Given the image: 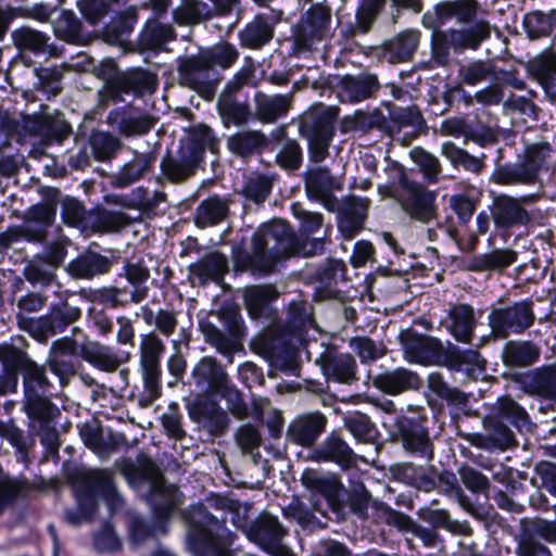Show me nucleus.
Masks as SVG:
<instances>
[{
  "label": "nucleus",
  "mask_w": 556,
  "mask_h": 556,
  "mask_svg": "<svg viewBox=\"0 0 556 556\" xmlns=\"http://www.w3.org/2000/svg\"><path fill=\"white\" fill-rule=\"evenodd\" d=\"M142 476L149 481V501L159 518H167L181 503V493L176 485L167 483L156 465L148 460L142 465Z\"/></svg>",
  "instance_id": "obj_17"
},
{
  "label": "nucleus",
  "mask_w": 556,
  "mask_h": 556,
  "mask_svg": "<svg viewBox=\"0 0 556 556\" xmlns=\"http://www.w3.org/2000/svg\"><path fill=\"white\" fill-rule=\"evenodd\" d=\"M490 35L491 26L485 20L477 21L466 28L435 31L432 37V59L438 65L444 66L450 62L451 50L456 53L477 50Z\"/></svg>",
  "instance_id": "obj_8"
},
{
  "label": "nucleus",
  "mask_w": 556,
  "mask_h": 556,
  "mask_svg": "<svg viewBox=\"0 0 556 556\" xmlns=\"http://www.w3.org/2000/svg\"><path fill=\"white\" fill-rule=\"evenodd\" d=\"M370 204L368 198L345 197L339 210L338 226L346 239H352L362 228Z\"/></svg>",
  "instance_id": "obj_32"
},
{
  "label": "nucleus",
  "mask_w": 556,
  "mask_h": 556,
  "mask_svg": "<svg viewBox=\"0 0 556 556\" xmlns=\"http://www.w3.org/2000/svg\"><path fill=\"white\" fill-rule=\"evenodd\" d=\"M342 189V182L331 175L326 167H313L305 173V190L311 199L323 202L328 208H333L334 191Z\"/></svg>",
  "instance_id": "obj_26"
},
{
  "label": "nucleus",
  "mask_w": 556,
  "mask_h": 556,
  "mask_svg": "<svg viewBox=\"0 0 556 556\" xmlns=\"http://www.w3.org/2000/svg\"><path fill=\"white\" fill-rule=\"evenodd\" d=\"M517 257L518 253L511 249H495L472 257L468 268L472 271H501L514 264Z\"/></svg>",
  "instance_id": "obj_49"
},
{
  "label": "nucleus",
  "mask_w": 556,
  "mask_h": 556,
  "mask_svg": "<svg viewBox=\"0 0 556 556\" xmlns=\"http://www.w3.org/2000/svg\"><path fill=\"white\" fill-rule=\"evenodd\" d=\"M174 20L178 24L192 25L211 18L210 7L198 0H184L173 12Z\"/></svg>",
  "instance_id": "obj_62"
},
{
  "label": "nucleus",
  "mask_w": 556,
  "mask_h": 556,
  "mask_svg": "<svg viewBox=\"0 0 556 556\" xmlns=\"http://www.w3.org/2000/svg\"><path fill=\"white\" fill-rule=\"evenodd\" d=\"M441 153L450 160L455 167L462 166L464 169L475 174H479L484 167L482 157L469 154L466 150L460 149L451 141L442 144Z\"/></svg>",
  "instance_id": "obj_61"
},
{
  "label": "nucleus",
  "mask_w": 556,
  "mask_h": 556,
  "mask_svg": "<svg viewBox=\"0 0 556 556\" xmlns=\"http://www.w3.org/2000/svg\"><path fill=\"white\" fill-rule=\"evenodd\" d=\"M532 300H521L505 307L493 308L489 316L492 334L506 339L511 334H522L535 320Z\"/></svg>",
  "instance_id": "obj_11"
},
{
  "label": "nucleus",
  "mask_w": 556,
  "mask_h": 556,
  "mask_svg": "<svg viewBox=\"0 0 556 556\" xmlns=\"http://www.w3.org/2000/svg\"><path fill=\"white\" fill-rule=\"evenodd\" d=\"M76 355L77 342L73 338L58 339L50 346L46 364L58 377L61 389L67 387L72 378L77 375Z\"/></svg>",
  "instance_id": "obj_21"
},
{
  "label": "nucleus",
  "mask_w": 556,
  "mask_h": 556,
  "mask_svg": "<svg viewBox=\"0 0 556 556\" xmlns=\"http://www.w3.org/2000/svg\"><path fill=\"white\" fill-rule=\"evenodd\" d=\"M400 340L404 356L410 363L435 365L444 356L443 344L437 338L419 334L414 330L407 329L401 332Z\"/></svg>",
  "instance_id": "obj_20"
},
{
  "label": "nucleus",
  "mask_w": 556,
  "mask_h": 556,
  "mask_svg": "<svg viewBox=\"0 0 556 556\" xmlns=\"http://www.w3.org/2000/svg\"><path fill=\"white\" fill-rule=\"evenodd\" d=\"M218 112L225 126L236 125L241 126L249 122L251 112L247 103H241L232 99L229 94H224L219 98Z\"/></svg>",
  "instance_id": "obj_57"
},
{
  "label": "nucleus",
  "mask_w": 556,
  "mask_h": 556,
  "mask_svg": "<svg viewBox=\"0 0 556 556\" xmlns=\"http://www.w3.org/2000/svg\"><path fill=\"white\" fill-rule=\"evenodd\" d=\"M192 377L200 389L216 394L225 391L229 383L223 366L211 356L200 359L192 370Z\"/></svg>",
  "instance_id": "obj_35"
},
{
  "label": "nucleus",
  "mask_w": 556,
  "mask_h": 556,
  "mask_svg": "<svg viewBox=\"0 0 556 556\" xmlns=\"http://www.w3.org/2000/svg\"><path fill=\"white\" fill-rule=\"evenodd\" d=\"M334 119V112L324 108L304 116L301 131L308 141L311 162L320 163L329 156V147L336 134Z\"/></svg>",
  "instance_id": "obj_10"
},
{
  "label": "nucleus",
  "mask_w": 556,
  "mask_h": 556,
  "mask_svg": "<svg viewBox=\"0 0 556 556\" xmlns=\"http://www.w3.org/2000/svg\"><path fill=\"white\" fill-rule=\"evenodd\" d=\"M68 479L73 484L77 508L66 510L65 520L76 526L92 518L97 503L91 498V489L86 486V482H84L87 479L86 476H80L77 468L68 472Z\"/></svg>",
  "instance_id": "obj_34"
},
{
  "label": "nucleus",
  "mask_w": 556,
  "mask_h": 556,
  "mask_svg": "<svg viewBox=\"0 0 556 556\" xmlns=\"http://www.w3.org/2000/svg\"><path fill=\"white\" fill-rule=\"evenodd\" d=\"M156 88V75L144 70H135L117 76L111 84L109 91L114 101H121L123 100L122 93L144 96L153 93Z\"/></svg>",
  "instance_id": "obj_25"
},
{
  "label": "nucleus",
  "mask_w": 556,
  "mask_h": 556,
  "mask_svg": "<svg viewBox=\"0 0 556 556\" xmlns=\"http://www.w3.org/2000/svg\"><path fill=\"white\" fill-rule=\"evenodd\" d=\"M291 96H267L263 92L255 94L256 115L263 123H273L287 114L290 109Z\"/></svg>",
  "instance_id": "obj_50"
},
{
  "label": "nucleus",
  "mask_w": 556,
  "mask_h": 556,
  "mask_svg": "<svg viewBox=\"0 0 556 556\" xmlns=\"http://www.w3.org/2000/svg\"><path fill=\"white\" fill-rule=\"evenodd\" d=\"M556 170V152L547 142L532 143L518 163L497 165L490 180L497 185H534L543 174Z\"/></svg>",
  "instance_id": "obj_5"
},
{
  "label": "nucleus",
  "mask_w": 556,
  "mask_h": 556,
  "mask_svg": "<svg viewBox=\"0 0 556 556\" xmlns=\"http://www.w3.org/2000/svg\"><path fill=\"white\" fill-rule=\"evenodd\" d=\"M271 189V177L264 174L253 173L245 177L241 193L247 200L260 204L268 198Z\"/></svg>",
  "instance_id": "obj_63"
},
{
  "label": "nucleus",
  "mask_w": 556,
  "mask_h": 556,
  "mask_svg": "<svg viewBox=\"0 0 556 556\" xmlns=\"http://www.w3.org/2000/svg\"><path fill=\"white\" fill-rule=\"evenodd\" d=\"M409 156L418 166L419 173L428 184H437L442 173L439 159L424 148L415 147L409 151Z\"/></svg>",
  "instance_id": "obj_60"
},
{
  "label": "nucleus",
  "mask_w": 556,
  "mask_h": 556,
  "mask_svg": "<svg viewBox=\"0 0 556 556\" xmlns=\"http://www.w3.org/2000/svg\"><path fill=\"white\" fill-rule=\"evenodd\" d=\"M476 324L475 309L469 304H455L448 309L445 327L458 342H471Z\"/></svg>",
  "instance_id": "obj_39"
},
{
  "label": "nucleus",
  "mask_w": 556,
  "mask_h": 556,
  "mask_svg": "<svg viewBox=\"0 0 556 556\" xmlns=\"http://www.w3.org/2000/svg\"><path fill=\"white\" fill-rule=\"evenodd\" d=\"M79 317V308L62 304L53 307L49 314L39 318H29L18 314L17 324L21 329L27 331L31 337L45 342L49 337L62 332Z\"/></svg>",
  "instance_id": "obj_12"
},
{
  "label": "nucleus",
  "mask_w": 556,
  "mask_h": 556,
  "mask_svg": "<svg viewBox=\"0 0 556 556\" xmlns=\"http://www.w3.org/2000/svg\"><path fill=\"white\" fill-rule=\"evenodd\" d=\"M267 143L266 136L260 130H241L227 140L228 149L242 157L260 153Z\"/></svg>",
  "instance_id": "obj_52"
},
{
  "label": "nucleus",
  "mask_w": 556,
  "mask_h": 556,
  "mask_svg": "<svg viewBox=\"0 0 556 556\" xmlns=\"http://www.w3.org/2000/svg\"><path fill=\"white\" fill-rule=\"evenodd\" d=\"M250 541L271 556H294L283 544L288 530L270 514H261L250 527L243 529Z\"/></svg>",
  "instance_id": "obj_14"
},
{
  "label": "nucleus",
  "mask_w": 556,
  "mask_h": 556,
  "mask_svg": "<svg viewBox=\"0 0 556 556\" xmlns=\"http://www.w3.org/2000/svg\"><path fill=\"white\" fill-rule=\"evenodd\" d=\"M541 356V348L529 340L508 341L502 351V359L509 367H530Z\"/></svg>",
  "instance_id": "obj_46"
},
{
  "label": "nucleus",
  "mask_w": 556,
  "mask_h": 556,
  "mask_svg": "<svg viewBox=\"0 0 556 556\" xmlns=\"http://www.w3.org/2000/svg\"><path fill=\"white\" fill-rule=\"evenodd\" d=\"M425 125V119L417 106L396 108L386 117L381 113L372 114L369 126L378 128L388 136L394 138L403 128L412 127L416 134Z\"/></svg>",
  "instance_id": "obj_23"
},
{
  "label": "nucleus",
  "mask_w": 556,
  "mask_h": 556,
  "mask_svg": "<svg viewBox=\"0 0 556 556\" xmlns=\"http://www.w3.org/2000/svg\"><path fill=\"white\" fill-rule=\"evenodd\" d=\"M22 407L28 418V431L40 439L47 451L58 456L60 438L56 420L60 408L52 402L54 387L46 376L23 386Z\"/></svg>",
  "instance_id": "obj_3"
},
{
  "label": "nucleus",
  "mask_w": 556,
  "mask_h": 556,
  "mask_svg": "<svg viewBox=\"0 0 556 556\" xmlns=\"http://www.w3.org/2000/svg\"><path fill=\"white\" fill-rule=\"evenodd\" d=\"M230 200L217 194L202 200L194 212V224L199 228L213 227L224 222L230 211Z\"/></svg>",
  "instance_id": "obj_44"
},
{
  "label": "nucleus",
  "mask_w": 556,
  "mask_h": 556,
  "mask_svg": "<svg viewBox=\"0 0 556 556\" xmlns=\"http://www.w3.org/2000/svg\"><path fill=\"white\" fill-rule=\"evenodd\" d=\"M79 355L84 361L105 372H114L129 359V354L123 357L113 348L98 342H88L81 345Z\"/></svg>",
  "instance_id": "obj_40"
},
{
  "label": "nucleus",
  "mask_w": 556,
  "mask_h": 556,
  "mask_svg": "<svg viewBox=\"0 0 556 556\" xmlns=\"http://www.w3.org/2000/svg\"><path fill=\"white\" fill-rule=\"evenodd\" d=\"M54 34L58 38L74 45L84 42L81 34V22L72 11H63L53 24Z\"/></svg>",
  "instance_id": "obj_59"
},
{
  "label": "nucleus",
  "mask_w": 556,
  "mask_h": 556,
  "mask_svg": "<svg viewBox=\"0 0 556 556\" xmlns=\"http://www.w3.org/2000/svg\"><path fill=\"white\" fill-rule=\"evenodd\" d=\"M374 384L384 393L396 395L408 390H417L421 386L419 376L406 368L400 367L378 375Z\"/></svg>",
  "instance_id": "obj_41"
},
{
  "label": "nucleus",
  "mask_w": 556,
  "mask_h": 556,
  "mask_svg": "<svg viewBox=\"0 0 556 556\" xmlns=\"http://www.w3.org/2000/svg\"><path fill=\"white\" fill-rule=\"evenodd\" d=\"M325 241L295 235L283 220L274 219L257 228L250 252H239L236 262L245 270L258 275L275 271L277 265L291 256H313L323 253Z\"/></svg>",
  "instance_id": "obj_1"
},
{
  "label": "nucleus",
  "mask_w": 556,
  "mask_h": 556,
  "mask_svg": "<svg viewBox=\"0 0 556 556\" xmlns=\"http://www.w3.org/2000/svg\"><path fill=\"white\" fill-rule=\"evenodd\" d=\"M517 382L526 393L556 402V364L520 374Z\"/></svg>",
  "instance_id": "obj_30"
},
{
  "label": "nucleus",
  "mask_w": 556,
  "mask_h": 556,
  "mask_svg": "<svg viewBox=\"0 0 556 556\" xmlns=\"http://www.w3.org/2000/svg\"><path fill=\"white\" fill-rule=\"evenodd\" d=\"M504 421H509L516 427L528 424L527 412L509 396H502L493 406L491 414L484 419L485 433H472L467 440L485 450H506L514 445L513 431Z\"/></svg>",
  "instance_id": "obj_4"
},
{
  "label": "nucleus",
  "mask_w": 556,
  "mask_h": 556,
  "mask_svg": "<svg viewBox=\"0 0 556 556\" xmlns=\"http://www.w3.org/2000/svg\"><path fill=\"white\" fill-rule=\"evenodd\" d=\"M346 505L350 510L361 519H367L369 517L368 510L371 507L378 518L384 519L387 523L400 530H409L413 523L412 519L405 514L390 508L382 502L371 501L370 493L363 484H356L350 491Z\"/></svg>",
  "instance_id": "obj_15"
},
{
  "label": "nucleus",
  "mask_w": 556,
  "mask_h": 556,
  "mask_svg": "<svg viewBox=\"0 0 556 556\" xmlns=\"http://www.w3.org/2000/svg\"><path fill=\"white\" fill-rule=\"evenodd\" d=\"M393 200L413 220L429 224L437 217V194L419 181L414 180Z\"/></svg>",
  "instance_id": "obj_16"
},
{
  "label": "nucleus",
  "mask_w": 556,
  "mask_h": 556,
  "mask_svg": "<svg viewBox=\"0 0 556 556\" xmlns=\"http://www.w3.org/2000/svg\"><path fill=\"white\" fill-rule=\"evenodd\" d=\"M29 490L25 477H11L0 467V516Z\"/></svg>",
  "instance_id": "obj_54"
},
{
  "label": "nucleus",
  "mask_w": 556,
  "mask_h": 556,
  "mask_svg": "<svg viewBox=\"0 0 556 556\" xmlns=\"http://www.w3.org/2000/svg\"><path fill=\"white\" fill-rule=\"evenodd\" d=\"M175 38L176 33L172 25L149 20L140 33L139 46L144 50L161 51Z\"/></svg>",
  "instance_id": "obj_48"
},
{
  "label": "nucleus",
  "mask_w": 556,
  "mask_h": 556,
  "mask_svg": "<svg viewBox=\"0 0 556 556\" xmlns=\"http://www.w3.org/2000/svg\"><path fill=\"white\" fill-rule=\"evenodd\" d=\"M274 36V28L268 18L257 15L239 34L241 46L260 49L268 43Z\"/></svg>",
  "instance_id": "obj_51"
},
{
  "label": "nucleus",
  "mask_w": 556,
  "mask_h": 556,
  "mask_svg": "<svg viewBox=\"0 0 556 556\" xmlns=\"http://www.w3.org/2000/svg\"><path fill=\"white\" fill-rule=\"evenodd\" d=\"M420 40L418 30H404L386 41L381 48V58L390 64L410 61Z\"/></svg>",
  "instance_id": "obj_38"
},
{
  "label": "nucleus",
  "mask_w": 556,
  "mask_h": 556,
  "mask_svg": "<svg viewBox=\"0 0 556 556\" xmlns=\"http://www.w3.org/2000/svg\"><path fill=\"white\" fill-rule=\"evenodd\" d=\"M480 4L477 0H450L435 7V14L440 24L455 18L459 24H469L475 21Z\"/></svg>",
  "instance_id": "obj_47"
},
{
  "label": "nucleus",
  "mask_w": 556,
  "mask_h": 556,
  "mask_svg": "<svg viewBox=\"0 0 556 556\" xmlns=\"http://www.w3.org/2000/svg\"><path fill=\"white\" fill-rule=\"evenodd\" d=\"M108 124L119 134L131 137L148 134L155 121L144 114L134 113L125 108L111 111L106 117Z\"/></svg>",
  "instance_id": "obj_37"
},
{
  "label": "nucleus",
  "mask_w": 556,
  "mask_h": 556,
  "mask_svg": "<svg viewBox=\"0 0 556 556\" xmlns=\"http://www.w3.org/2000/svg\"><path fill=\"white\" fill-rule=\"evenodd\" d=\"M228 270V260L219 252H211L188 267L189 280L193 286L220 282Z\"/></svg>",
  "instance_id": "obj_31"
},
{
  "label": "nucleus",
  "mask_w": 556,
  "mask_h": 556,
  "mask_svg": "<svg viewBox=\"0 0 556 556\" xmlns=\"http://www.w3.org/2000/svg\"><path fill=\"white\" fill-rule=\"evenodd\" d=\"M495 65L491 61L475 60L459 67L458 76L463 84L476 86L489 78H497Z\"/></svg>",
  "instance_id": "obj_58"
},
{
  "label": "nucleus",
  "mask_w": 556,
  "mask_h": 556,
  "mask_svg": "<svg viewBox=\"0 0 556 556\" xmlns=\"http://www.w3.org/2000/svg\"><path fill=\"white\" fill-rule=\"evenodd\" d=\"M331 16V8L326 3H315L307 9L293 26L294 48L299 52L318 49L330 35Z\"/></svg>",
  "instance_id": "obj_9"
},
{
  "label": "nucleus",
  "mask_w": 556,
  "mask_h": 556,
  "mask_svg": "<svg viewBox=\"0 0 556 556\" xmlns=\"http://www.w3.org/2000/svg\"><path fill=\"white\" fill-rule=\"evenodd\" d=\"M12 39L15 47L21 51H29L35 55H45L47 58H59L63 49L51 42L49 35L23 26L12 33Z\"/></svg>",
  "instance_id": "obj_28"
},
{
  "label": "nucleus",
  "mask_w": 556,
  "mask_h": 556,
  "mask_svg": "<svg viewBox=\"0 0 556 556\" xmlns=\"http://www.w3.org/2000/svg\"><path fill=\"white\" fill-rule=\"evenodd\" d=\"M442 131L446 135L459 137L465 136L480 144L493 140V132L490 127L471 128L464 118L453 117L442 123Z\"/></svg>",
  "instance_id": "obj_56"
},
{
  "label": "nucleus",
  "mask_w": 556,
  "mask_h": 556,
  "mask_svg": "<svg viewBox=\"0 0 556 556\" xmlns=\"http://www.w3.org/2000/svg\"><path fill=\"white\" fill-rule=\"evenodd\" d=\"M327 418L319 412L298 416L287 429L290 442L301 446H312L324 432Z\"/></svg>",
  "instance_id": "obj_27"
},
{
  "label": "nucleus",
  "mask_w": 556,
  "mask_h": 556,
  "mask_svg": "<svg viewBox=\"0 0 556 556\" xmlns=\"http://www.w3.org/2000/svg\"><path fill=\"white\" fill-rule=\"evenodd\" d=\"M328 380L350 384L356 380V362L349 353L326 349L316 359Z\"/></svg>",
  "instance_id": "obj_24"
},
{
  "label": "nucleus",
  "mask_w": 556,
  "mask_h": 556,
  "mask_svg": "<svg viewBox=\"0 0 556 556\" xmlns=\"http://www.w3.org/2000/svg\"><path fill=\"white\" fill-rule=\"evenodd\" d=\"M166 345L156 331L139 336V367L143 381V392L139 397L141 407L150 406L161 395V359Z\"/></svg>",
  "instance_id": "obj_7"
},
{
  "label": "nucleus",
  "mask_w": 556,
  "mask_h": 556,
  "mask_svg": "<svg viewBox=\"0 0 556 556\" xmlns=\"http://www.w3.org/2000/svg\"><path fill=\"white\" fill-rule=\"evenodd\" d=\"M379 87L378 78L374 74L345 76L342 79L340 96L343 101L356 103L374 97Z\"/></svg>",
  "instance_id": "obj_45"
},
{
  "label": "nucleus",
  "mask_w": 556,
  "mask_h": 556,
  "mask_svg": "<svg viewBox=\"0 0 556 556\" xmlns=\"http://www.w3.org/2000/svg\"><path fill=\"white\" fill-rule=\"evenodd\" d=\"M316 279L320 288L327 290L329 293H333L336 287L346 279V266L344 262L328 260L327 263L317 270Z\"/></svg>",
  "instance_id": "obj_64"
},
{
  "label": "nucleus",
  "mask_w": 556,
  "mask_h": 556,
  "mask_svg": "<svg viewBox=\"0 0 556 556\" xmlns=\"http://www.w3.org/2000/svg\"><path fill=\"white\" fill-rule=\"evenodd\" d=\"M153 161L154 157L149 154L137 155L112 178V185L117 188H125L135 184L151 170Z\"/></svg>",
  "instance_id": "obj_53"
},
{
  "label": "nucleus",
  "mask_w": 556,
  "mask_h": 556,
  "mask_svg": "<svg viewBox=\"0 0 556 556\" xmlns=\"http://www.w3.org/2000/svg\"><path fill=\"white\" fill-rule=\"evenodd\" d=\"M0 362L5 370L16 374L21 371L23 375V386L29 381L46 376L43 366H39L31 361L27 353L13 344L0 345Z\"/></svg>",
  "instance_id": "obj_29"
},
{
  "label": "nucleus",
  "mask_w": 556,
  "mask_h": 556,
  "mask_svg": "<svg viewBox=\"0 0 556 556\" xmlns=\"http://www.w3.org/2000/svg\"><path fill=\"white\" fill-rule=\"evenodd\" d=\"M534 199L535 197L532 194L518 199L505 193H492L490 212L495 227L508 230L514 227L528 225L531 217L529 212L522 206V203L531 202Z\"/></svg>",
  "instance_id": "obj_18"
},
{
  "label": "nucleus",
  "mask_w": 556,
  "mask_h": 556,
  "mask_svg": "<svg viewBox=\"0 0 556 556\" xmlns=\"http://www.w3.org/2000/svg\"><path fill=\"white\" fill-rule=\"evenodd\" d=\"M315 458L323 462L337 463L341 468H349L356 464L357 455L336 434H330L314 452Z\"/></svg>",
  "instance_id": "obj_43"
},
{
  "label": "nucleus",
  "mask_w": 556,
  "mask_h": 556,
  "mask_svg": "<svg viewBox=\"0 0 556 556\" xmlns=\"http://www.w3.org/2000/svg\"><path fill=\"white\" fill-rule=\"evenodd\" d=\"M212 142V131L208 128L181 141L177 150L169 151L163 156L160 164V180L180 185L191 179L203 161L205 148Z\"/></svg>",
  "instance_id": "obj_6"
},
{
  "label": "nucleus",
  "mask_w": 556,
  "mask_h": 556,
  "mask_svg": "<svg viewBox=\"0 0 556 556\" xmlns=\"http://www.w3.org/2000/svg\"><path fill=\"white\" fill-rule=\"evenodd\" d=\"M80 476H86V486L91 489V498L96 502V495L100 493L111 510L122 508L124 504L123 497L116 491L112 475L108 470L90 469L86 467H77Z\"/></svg>",
  "instance_id": "obj_33"
},
{
  "label": "nucleus",
  "mask_w": 556,
  "mask_h": 556,
  "mask_svg": "<svg viewBox=\"0 0 556 556\" xmlns=\"http://www.w3.org/2000/svg\"><path fill=\"white\" fill-rule=\"evenodd\" d=\"M302 484L312 492L321 495L327 506L339 511V493L341 484L336 476L326 475L316 469H306L301 476Z\"/></svg>",
  "instance_id": "obj_36"
},
{
  "label": "nucleus",
  "mask_w": 556,
  "mask_h": 556,
  "mask_svg": "<svg viewBox=\"0 0 556 556\" xmlns=\"http://www.w3.org/2000/svg\"><path fill=\"white\" fill-rule=\"evenodd\" d=\"M422 418L415 420L402 418L399 421V432L402 445L409 454L431 462L434 456V445Z\"/></svg>",
  "instance_id": "obj_22"
},
{
  "label": "nucleus",
  "mask_w": 556,
  "mask_h": 556,
  "mask_svg": "<svg viewBox=\"0 0 556 556\" xmlns=\"http://www.w3.org/2000/svg\"><path fill=\"white\" fill-rule=\"evenodd\" d=\"M239 507L237 501L215 495L185 511L187 543L194 556H231L236 535L226 528L224 515L238 513Z\"/></svg>",
  "instance_id": "obj_2"
},
{
  "label": "nucleus",
  "mask_w": 556,
  "mask_h": 556,
  "mask_svg": "<svg viewBox=\"0 0 556 556\" xmlns=\"http://www.w3.org/2000/svg\"><path fill=\"white\" fill-rule=\"evenodd\" d=\"M384 174L387 181L378 186V192L383 198L394 199L414 181V179L408 177L404 166L394 161L388 163Z\"/></svg>",
  "instance_id": "obj_55"
},
{
  "label": "nucleus",
  "mask_w": 556,
  "mask_h": 556,
  "mask_svg": "<svg viewBox=\"0 0 556 556\" xmlns=\"http://www.w3.org/2000/svg\"><path fill=\"white\" fill-rule=\"evenodd\" d=\"M112 262L96 252H85L67 264V273L77 279H92L110 271Z\"/></svg>",
  "instance_id": "obj_42"
},
{
  "label": "nucleus",
  "mask_w": 556,
  "mask_h": 556,
  "mask_svg": "<svg viewBox=\"0 0 556 556\" xmlns=\"http://www.w3.org/2000/svg\"><path fill=\"white\" fill-rule=\"evenodd\" d=\"M177 72L181 86L202 96L212 94L218 81L216 71L210 66L202 51L195 55L179 56Z\"/></svg>",
  "instance_id": "obj_13"
},
{
  "label": "nucleus",
  "mask_w": 556,
  "mask_h": 556,
  "mask_svg": "<svg viewBox=\"0 0 556 556\" xmlns=\"http://www.w3.org/2000/svg\"><path fill=\"white\" fill-rule=\"evenodd\" d=\"M187 409L190 419L197 424L198 429L211 438L224 434L229 427L228 414L216 401L206 396H197L187 404Z\"/></svg>",
  "instance_id": "obj_19"
}]
</instances>
